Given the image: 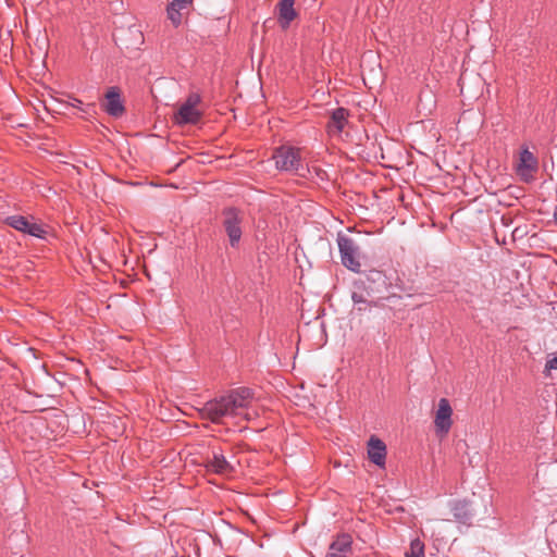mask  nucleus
Here are the masks:
<instances>
[{
    "label": "nucleus",
    "instance_id": "nucleus-21",
    "mask_svg": "<svg viewBox=\"0 0 557 557\" xmlns=\"http://www.w3.org/2000/svg\"><path fill=\"white\" fill-rule=\"evenodd\" d=\"M546 371L557 370V357H553L546 361L545 364Z\"/></svg>",
    "mask_w": 557,
    "mask_h": 557
},
{
    "label": "nucleus",
    "instance_id": "nucleus-15",
    "mask_svg": "<svg viewBox=\"0 0 557 557\" xmlns=\"http://www.w3.org/2000/svg\"><path fill=\"white\" fill-rule=\"evenodd\" d=\"M349 112L345 108H337L332 112L331 121L327 123L330 133H342L347 124Z\"/></svg>",
    "mask_w": 557,
    "mask_h": 557
},
{
    "label": "nucleus",
    "instance_id": "nucleus-22",
    "mask_svg": "<svg viewBox=\"0 0 557 557\" xmlns=\"http://www.w3.org/2000/svg\"><path fill=\"white\" fill-rule=\"evenodd\" d=\"M82 104H83L82 100H79L77 98H74L73 101L71 102L72 107L77 108V109L82 110L83 112H87V110L85 108H83Z\"/></svg>",
    "mask_w": 557,
    "mask_h": 557
},
{
    "label": "nucleus",
    "instance_id": "nucleus-1",
    "mask_svg": "<svg viewBox=\"0 0 557 557\" xmlns=\"http://www.w3.org/2000/svg\"><path fill=\"white\" fill-rule=\"evenodd\" d=\"M253 393L250 388L238 387L227 395L209 400L205 404L201 413L213 423H220L226 417H237L252 401Z\"/></svg>",
    "mask_w": 557,
    "mask_h": 557
},
{
    "label": "nucleus",
    "instance_id": "nucleus-7",
    "mask_svg": "<svg viewBox=\"0 0 557 557\" xmlns=\"http://www.w3.org/2000/svg\"><path fill=\"white\" fill-rule=\"evenodd\" d=\"M537 170V158L528 148L522 149L519 156V162L516 166L517 175L522 182L530 183L534 181Z\"/></svg>",
    "mask_w": 557,
    "mask_h": 557
},
{
    "label": "nucleus",
    "instance_id": "nucleus-14",
    "mask_svg": "<svg viewBox=\"0 0 557 557\" xmlns=\"http://www.w3.org/2000/svg\"><path fill=\"white\" fill-rule=\"evenodd\" d=\"M207 468L218 474H231L233 466L222 453L213 451L212 458L207 461Z\"/></svg>",
    "mask_w": 557,
    "mask_h": 557
},
{
    "label": "nucleus",
    "instance_id": "nucleus-10",
    "mask_svg": "<svg viewBox=\"0 0 557 557\" xmlns=\"http://www.w3.org/2000/svg\"><path fill=\"white\" fill-rule=\"evenodd\" d=\"M368 457L375 466L383 468L386 461V445L376 436H371L368 442Z\"/></svg>",
    "mask_w": 557,
    "mask_h": 557
},
{
    "label": "nucleus",
    "instance_id": "nucleus-19",
    "mask_svg": "<svg viewBox=\"0 0 557 557\" xmlns=\"http://www.w3.org/2000/svg\"><path fill=\"white\" fill-rule=\"evenodd\" d=\"M193 0H172L169 4L178 9H186Z\"/></svg>",
    "mask_w": 557,
    "mask_h": 557
},
{
    "label": "nucleus",
    "instance_id": "nucleus-12",
    "mask_svg": "<svg viewBox=\"0 0 557 557\" xmlns=\"http://www.w3.org/2000/svg\"><path fill=\"white\" fill-rule=\"evenodd\" d=\"M352 539L349 534L343 533L330 544L325 557H347L351 552Z\"/></svg>",
    "mask_w": 557,
    "mask_h": 557
},
{
    "label": "nucleus",
    "instance_id": "nucleus-6",
    "mask_svg": "<svg viewBox=\"0 0 557 557\" xmlns=\"http://www.w3.org/2000/svg\"><path fill=\"white\" fill-rule=\"evenodd\" d=\"M223 214V227L227 234L230 245L235 248L239 245L242 238V216L240 212L236 208H226L222 212Z\"/></svg>",
    "mask_w": 557,
    "mask_h": 557
},
{
    "label": "nucleus",
    "instance_id": "nucleus-4",
    "mask_svg": "<svg viewBox=\"0 0 557 557\" xmlns=\"http://www.w3.org/2000/svg\"><path fill=\"white\" fill-rule=\"evenodd\" d=\"M5 224L11 226L12 228L22 232L24 234L44 239L46 238L48 231L45 225L39 223L36 218L33 215H20L13 214L9 215L4 220Z\"/></svg>",
    "mask_w": 557,
    "mask_h": 557
},
{
    "label": "nucleus",
    "instance_id": "nucleus-16",
    "mask_svg": "<svg viewBox=\"0 0 557 557\" xmlns=\"http://www.w3.org/2000/svg\"><path fill=\"white\" fill-rule=\"evenodd\" d=\"M405 557H424V543L418 537L413 539Z\"/></svg>",
    "mask_w": 557,
    "mask_h": 557
},
{
    "label": "nucleus",
    "instance_id": "nucleus-2",
    "mask_svg": "<svg viewBox=\"0 0 557 557\" xmlns=\"http://www.w3.org/2000/svg\"><path fill=\"white\" fill-rule=\"evenodd\" d=\"M272 159L275 162V168L281 172H287L295 175H304L305 170L300 149L293 146H280L275 148Z\"/></svg>",
    "mask_w": 557,
    "mask_h": 557
},
{
    "label": "nucleus",
    "instance_id": "nucleus-8",
    "mask_svg": "<svg viewBox=\"0 0 557 557\" xmlns=\"http://www.w3.org/2000/svg\"><path fill=\"white\" fill-rule=\"evenodd\" d=\"M453 408L446 398H441L434 418L435 431L440 435L448 434L453 425Z\"/></svg>",
    "mask_w": 557,
    "mask_h": 557
},
{
    "label": "nucleus",
    "instance_id": "nucleus-20",
    "mask_svg": "<svg viewBox=\"0 0 557 557\" xmlns=\"http://www.w3.org/2000/svg\"><path fill=\"white\" fill-rule=\"evenodd\" d=\"M383 276H384V275H383V273H382L381 271H377V270H371V271L369 272V274L367 275V278H368L369 281H373V282H375V281L382 280V278H383Z\"/></svg>",
    "mask_w": 557,
    "mask_h": 557
},
{
    "label": "nucleus",
    "instance_id": "nucleus-17",
    "mask_svg": "<svg viewBox=\"0 0 557 557\" xmlns=\"http://www.w3.org/2000/svg\"><path fill=\"white\" fill-rule=\"evenodd\" d=\"M453 510L454 517L461 522H467L472 516L468 510V504L466 502L456 504Z\"/></svg>",
    "mask_w": 557,
    "mask_h": 557
},
{
    "label": "nucleus",
    "instance_id": "nucleus-11",
    "mask_svg": "<svg viewBox=\"0 0 557 557\" xmlns=\"http://www.w3.org/2000/svg\"><path fill=\"white\" fill-rule=\"evenodd\" d=\"M294 4L295 0H280L276 4L277 22L283 29L288 28L297 16Z\"/></svg>",
    "mask_w": 557,
    "mask_h": 557
},
{
    "label": "nucleus",
    "instance_id": "nucleus-18",
    "mask_svg": "<svg viewBox=\"0 0 557 557\" xmlns=\"http://www.w3.org/2000/svg\"><path fill=\"white\" fill-rule=\"evenodd\" d=\"M181 10L182 9H178V8H175L173 5H168V9H166V12H168V17L169 20L172 22V24L174 26H178L182 22V14H181Z\"/></svg>",
    "mask_w": 557,
    "mask_h": 557
},
{
    "label": "nucleus",
    "instance_id": "nucleus-5",
    "mask_svg": "<svg viewBox=\"0 0 557 557\" xmlns=\"http://www.w3.org/2000/svg\"><path fill=\"white\" fill-rule=\"evenodd\" d=\"M337 245L341 253L342 263L354 272H360L361 263L359 261V247L350 237L339 235Z\"/></svg>",
    "mask_w": 557,
    "mask_h": 557
},
{
    "label": "nucleus",
    "instance_id": "nucleus-9",
    "mask_svg": "<svg viewBox=\"0 0 557 557\" xmlns=\"http://www.w3.org/2000/svg\"><path fill=\"white\" fill-rule=\"evenodd\" d=\"M103 110L113 117H120L125 112V108L117 87H111L107 91Z\"/></svg>",
    "mask_w": 557,
    "mask_h": 557
},
{
    "label": "nucleus",
    "instance_id": "nucleus-3",
    "mask_svg": "<svg viewBox=\"0 0 557 557\" xmlns=\"http://www.w3.org/2000/svg\"><path fill=\"white\" fill-rule=\"evenodd\" d=\"M201 97L197 92L188 95L174 114V122L178 125L197 124L202 117V111L198 109Z\"/></svg>",
    "mask_w": 557,
    "mask_h": 557
},
{
    "label": "nucleus",
    "instance_id": "nucleus-13",
    "mask_svg": "<svg viewBox=\"0 0 557 557\" xmlns=\"http://www.w3.org/2000/svg\"><path fill=\"white\" fill-rule=\"evenodd\" d=\"M368 297H370V293L366 288V282L362 280L356 281L354 283L351 299L359 311L366 310L371 305Z\"/></svg>",
    "mask_w": 557,
    "mask_h": 557
}]
</instances>
